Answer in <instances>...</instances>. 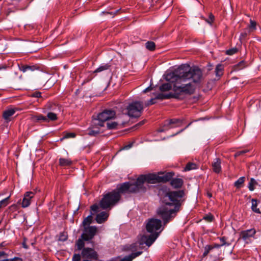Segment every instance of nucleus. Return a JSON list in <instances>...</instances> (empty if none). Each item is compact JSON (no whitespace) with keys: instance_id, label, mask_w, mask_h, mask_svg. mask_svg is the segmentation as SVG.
I'll return each instance as SVG.
<instances>
[{"instance_id":"f257e3e1","label":"nucleus","mask_w":261,"mask_h":261,"mask_svg":"<svg viewBox=\"0 0 261 261\" xmlns=\"http://www.w3.org/2000/svg\"><path fill=\"white\" fill-rule=\"evenodd\" d=\"M202 79V72L197 67H190L189 65H181L173 72L166 74V80L175 82L174 93H159L155 98L165 99L171 98H178L184 94H192L195 90L196 85Z\"/></svg>"},{"instance_id":"f03ea898","label":"nucleus","mask_w":261,"mask_h":261,"mask_svg":"<svg viewBox=\"0 0 261 261\" xmlns=\"http://www.w3.org/2000/svg\"><path fill=\"white\" fill-rule=\"evenodd\" d=\"M173 175L172 172H168L165 174L160 172L158 174L141 175L138 177L135 182H124L121 185L117 190H114L105 195L100 201V206L104 210L109 208L115 205L120 200L121 193L145 191L146 188L144 184L145 182L148 184L166 182L170 180Z\"/></svg>"},{"instance_id":"7ed1b4c3","label":"nucleus","mask_w":261,"mask_h":261,"mask_svg":"<svg viewBox=\"0 0 261 261\" xmlns=\"http://www.w3.org/2000/svg\"><path fill=\"white\" fill-rule=\"evenodd\" d=\"M184 195V191L180 190L167 192L163 197L162 201L165 204L158 209L157 214L162 218L165 224L174 218L179 211Z\"/></svg>"},{"instance_id":"20e7f679","label":"nucleus","mask_w":261,"mask_h":261,"mask_svg":"<svg viewBox=\"0 0 261 261\" xmlns=\"http://www.w3.org/2000/svg\"><path fill=\"white\" fill-rule=\"evenodd\" d=\"M162 221L157 219H149L146 223V229L150 234H144L139 239L140 245L145 244L150 246L157 239L162 231Z\"/></svg>"},{"instance_id":"39448f33","label":"nucleus","mask_w":261,"mask_h":261,"mask_svg":"<svg viewBox=\"0 0 261 261\" xmlns=\"http://www.w3.org/2000/svg\"><path fill=\"white\" fill-rule=\"evenodd\" d=\"M115 112L112 110H106L99 113L97 119L93 120V125H98L99 126H103V123L115 117Z\"/></svg>"},{"instance_id":"423d86ee","label":"nucleus","mask_w":261,"mask_h":261,"mask_svg":"<svg viewBox=\"0 0 261 261\" xmlns=\"http://www.w3.org/2000/svg\"><path fill=\"white\" fill-rule=\"evenodd\" d=\"M143 110V103L141 101H134L127 108V114L131 117L137 118L141 115Z\"/></svg>"},{"instance_id":"0eeeda50","label":"nucleus","mask_w":261,"mask_h":261,"mask_svg":"<svg viewBox=\"0 0 261 261\" xmlns=\"http://www.w3.org/2000/svg\"><path fill=\"white\" fill-rule=\"evenodd\" d=\"M81 256L83 258L91 260H97L98 259V254L95 250L91 248H84L82 250Z\"/></svg>"},{"instance_id":"6e6552de","label":"nucleus","mask_w":261,"mask_h":261,"mask_svg":"<svg viewBox=\"0 0 261 261\" xmlns=\"http://www.w3.org/2000/svg\"><path fill=\"white\" fill-rule=\"evenodd\" d=\"M97 230L96 226L84 227L83 232L81 235V238L85 241H89L93 238L97 232Z\"/></svg>"},{"instance_id":"1a4fd4ad","label":"nucleus","mask_w":261,"mask_h":261,"mask_svg":"<svg viewBox=\"0 0 261 261\" xmlns=\"http://www.w3.org/2000/svg\"><path fill=\"white\" fill-rule=\"evenodd\" d=\"M35 193L34 192H27L24 193L23 198L21 203L22 207H28L31 204L32 199L34 197Z\"/></svg>"},{"instance_id":"9d476101","label":"nucleus","mask_w":261,"mask_h":261,"mask_svg":"<svg viewBox=\"0 0 261 261\" xmlns=\"http://www.w3.org/2000/svg\"><path fill=\"white\" fill-rule=\"evenodd\" d=\"M256 231L254 229H250L242 231L240 232L239 239H242L245 241L249 238L253 237Z\"/></svg>"},{"instance_id":"9b49d317","label":"nucleus","mask_w":261,"mask_h":261,"mask_svg":"<svg viewBox=\"0 0 261 261\" xmlns=\"http://www.w3.org/2000/svg\"><path fill=\"white\" fill-rule=\"evenodd\" d=\"M19 68L20 71L23 72H25L28 71H34L36 70H39L40 67L39 65H24L21 64L19 66Z\"/></svg>"},{"instance_id":"f8f14e48","label":"nucleus","mask_w":261,"mask_h":261,"mask_svg":"<svg viewBox=\"0 0 261 261\" xmlns=\"http://www.w3.org/2000/svg\"><path fill=\"white\" fill-rule=\"evenodd\" d=\"M167 81L169 82L167 83H165L162 84L160 87V90L162 92H165V91H168L170 90H172V92L170 93H174V83H175V82H171L169 80H166Z\"/></svg>"},{"instance_id":"ddd939ff","label":"nucleus","mask_w":261,"mask_h":261,"mask_svg":"<svg viewBox=\"0 0 261 261\" xmlns=\"http://www.w3.org/2000/svg\"><path fill=\"white\" fill-rule=\"evenodd\" d=\"M100 127L98 125H93L92 121L91 127L88 129L87 134L91 136H96L100 134Z\"/></svg>"},{"instance_id":"4468645a","label":"nucleus","mask_w":261,"mask_h":261,"mask_svg":"<svg viewBox=\"0 0 261 261\" xmlns=\"http://www.w3.org/2000/svg\"><path fill=\"white\" fill-rule=\"evenodd\" d=\"M180 120L179 119H170V120H167L164 122V124L163 128H160L159 131L160 132H163L164 131H165L172 127H170V125L173 124H175L178 122H179Z\"/></svg>"},{"instance_id":"2eb2a0df","label":"nucleus","mask_w":261,"mask_h":261,"mask_svg":"<svg viewBox=\"0 0 261 261\" xmlns=\"http://www.w3.org/2000/svg\"><path fill=\"white\" fill-rule=\"evenodd\" d=\"M212 169L214 172L219 173L221 172V161L219 158L214 160L212 163Z\"/></svg>"},{"instance_id":"dca6fc26","label":"nucleus","mask_w":261,"mask_h":261,"mask_svg":"<svg viewBox=\"0 0 261 261\" xmlns=\"http://www.w3.org/2000/svg\"><path fill=\"white\" fill-rule=\"evenodd\" d=\"M109 216V214L106 212H102L96 215V221L99 223L101 224L105 222Z\"/></svg>"},{"instance_id":"f3484780","label":"nucleus","mask_w":261,"mask_h":261,"mask_svg":"<svg viewBox=\"0 0 261 261\" xmlns=\"http://www.w3.org/2000/svg\"><path fill=\"white\" fill-rule=\"evenodd\" d=\"M170 184L174 188H179L183 185V180L181 178H174L171 180Z\"/></svg>"},{"instance_id":"a211bd4d","label":"nucleus","mask_w":261,"mask_h":261,"mask_svg":"<svg viewBox=\"0 0 261 261\" xmlns=\"http://www.w3.org/2000/svg\"><path fill=\"white\" fill-rule=\"evenodd\" d=\"M15 111L16 110L13 108H10L6 110L3 113V118L5 120H9L10 117L14 114Z\"/></svg>"},{"instance_id":"6ab92c4d","label":"nucleus","mask_w":261,"mask_h":261,"mask_svg":"<svg viewBox=\"0 0 261 261\" xmlns=\"http://www.w3.org/2000/svg\"><path fill=\"white\" fill-rule=\"evenodd\" d=\"M72 164V161L70 159L61 158L59 160V164L62 167L69 166Z\"/></svg>"},{"instance_id":"aec40b11","label":"nucleus","mask_w":261,"mask_h":261,"mask_svg":"<svg viewBox=\"0 0 261 261\" xmlns=\"http://www.w3.org/2000/svg\"><path fill=\"white\" fill-rule=\"evenodd\" d=\"M32 119L35 122H47L46 116H44L41 114L33 116L32 117Z\"/></svg>"},{"instance_id":"412c9836","label":"nucleus","mask_w":261,"mask_h":261,"mask_svg":"<svg viewBox=\"0 0 261 261\" xmlns=\"http://www.w3.org/2000/svg\"><path fill=\"white\" fill-rule=\"evenodd\" d=\"M223 66L221 64H218L217 65L215 68V72L216 76L219 79L221 76L223 74Z\"/></svg>"},{"instance_id":"4be33fe9","label":"nucleus","mask_w":261,"mask_h":261,"mask_svg":"<svg viewBox=\"0 0 261 261\" xmlns=\"http://www.w3.org/2000/svg\"><path fill=\"white\" fill-rule=\"evenodd\" d=\"M46 119H47V122L50 121H55L58 119L57 114L55 112H49L47 113Z\"/></svg>"},{"instance_id":"5701e85b","label":"nucleus","mask_w":261,"mask_h":261,"mask_svg":"<svg viewBox=\"0 0 261 261\" xmlns=\"http://www.w3.org/2000/svg\"><path fill=\"white\" fill-rule=\"evenodd\" d=\"M251 210L252 211H253L254 213H257V214H260V211L259 208H257V205H258V200L256 199H252L251 200Z\"/></svg>"},{"instance_id":"b1692460","label":"nucleus","mask_w":261,"mask_h":261,"mask_svg":"<svg viewBox=\"0 0 261 261\" xmlns=\"http://www.w3.org/2000/svg\"><path fill=\"white\" fill-rule=\"evenodd\" d=\"M84 241H85L84 239H83L82 238H80L76 242V245L77 246V250H83V249L84 247L85 246V243L84 242Z\"/></svg>"},{"instance_id":"393cba45","label":"nucleus","mask_w":261,"mask_h":261,"mask_svg":"<svg viewBox=\"0 0 261 261\" xmlns=\"http://www.w3.org/2000/svg\"><path fill=\"white\" fill-rule=\"evenodd\" d=\"M257 184L256 181L253 178H251L248 184V188L251 191L255 189V186Z\"/></svg>"},{"instance_id":"a878e982","label":"nucleus","mask_w":261,"mask_h":261,"mask_svg":"<svg viewBox=\"0 0 261 261\" xmlns=\"http://www.w3.org/2000/svg\"><path fill=\"white\" fill-rule=\"evenodd\" d=\"M245 181V177H240L235 182H234V186L237 188L239 189L241 187H242L244 182Z\"/></svg>"},{"instance_id":"bb28decb","label":"nucleus","mask_w":261,"mask_h":261,"mask_svg":"<svg viewBox=\"0 0 261 261\" xmlns=\"http://www.w3.org/2000/svg\"><path fill=\"white\" fill-rule=\"evenodd\" d=\"M145 47L147 49L153 51L155 49V44L153 41H147L145 43Z\"/></svg>"},{"instance_id":"cd10ccee","label":"nucleus","mask_w":261,"mask_h":261,"mask_svg":"<svg viewBox=\"0 0 261 261\" xmlns=\"http://www.w3.org/2000/svg\"><path fill=\"white\" fill-rule=\"evenodd\" d=\"M92 214L88 216L84 220L83 222V225L84 227L89 226L88 225H90V224L91 223L92 220Z\"/></svg>"},{"instance_id":"c85d7f7f","label":"nucleus","mask_w":261,"mask_h":261,"mask_svg":"<svg viewBox=\"0 0 261 261\" xmlns=\"http://www.w3.org/2000/svg\"><path fill=\"white\" fill-rule=\"evenodd\" d=\"M214 248V247H213L212 245H206L204 247V251L202 254V257H205L208 253Z\"/></svg>"},{"instance_id":"c756f323","label":"nucleus","mask_w":261,"mask_h":261,"mask_svg":"<svg viewBox=\"0 0 261 261\" xmlns=\"http://www.w3.org/2000/svg\"><path fill=\"white\" fill-rule=\"evenodd\" d=\"M10 196L0 201V208L6 207L9 203V199Z\"/></svg>"},{"instance_id":"7c9ffc66","label":"nucleus","mask_w":261,"mask_h":261,"mask_svg":"<svg viewBox=\"0 0 261 261\" xmlns=\"http://www.w3.org/2000/svg\"><path fill=\"white\" fill-rule=\"evenodd\" d=\"M8 254L5 251H0V261H9Z\"/></svg>"},{"instance_id":"2f4dec72","label":"nucleus","mask_w":261,"mask_h":261,"mask_svg":"<svg viewBox=\"0 0 261 261\" xmlns=\"http://www.w3.org/2000/svg\"><path fill=\"white\" fill-rule=\"evenodd\" d=\"M196 165L194 163H188L185 167V171H189L196 168Z\"/></svg>"},{"instance_id":"473e14b6","label":"nucleus","mask_w":261,"mask_h":261,"mask_svg":"<svg viewBox=\"0 0 261 261\" xmlns=\"http://www.w3.org/2000/svg\"><path fill=\"white\" fill-rule=\"evenodd\" d=\"M109 66L107 65V64L105 65H103V66H101L99 67L98 68H97L94 71V73H97V72H101L102 71L107 70V69H108L109 68Z\"/></svg>"},{"instance_id":"72a5a7b5","label":"nucleus","mask_w":261,"mask_h":261,"mask_svg":"<svg viewBox=\"0 0 261 261\" xmlns=\"http://www.w3.org/2000/svg\"><path fill=\"white\" fill-rule=\"evenodd\" d=\"M107 125L109 129H115L117 127L118 123L116 122H107Z\"/></svg>"},{"instance_id":"f704fd0d","label":"nucleus","mask_w":261,"mask_h":261,"mask_svg":"<svg viewBox=\"0 0 261 261\" xmlns=\"http://www.w3.org/2000/svg\"><path fill=\"white\" fill-rule=\"evenodd\" d=\"M245 63L244 61H242L240 62L238 64L235 66V67L238 70H240L243 69L245 67Z\"/></svg>"},{"instance_id":"c9c22d12","label":"nucleus","mask_w":261,"mask_h":261,"mask_svg":"<svg viewBox=\"0 0 261 261\" xmlns=\"http://www.w3.org/2000/svg\"><path fill=\"white\" fill-rule=\"evenodd\" d=\"M238 50L237 48H236V47L232 48L229 49L228 50H227L226 51V54L228 55H232L237 53Z\"/></svg>"},{"instance_id":"e433bc0d","label":"nucleus","mask_w":261,"mask_h":261,"mask_svg":"<svg viewBox=\"0 0 261 261\" xmlns=\"http://www.w3.org/2000/svg\"><path fill=\"white\" fill-rule=\"evenodd\" d=\"M75 137V134L73 133H67L65 136L63 137L62 140L69 138H74Z\"/></svg>"},{"instance_id":"4c0bfd02","label":"nucleus","mask_w":261,"mask_h":261,"mask_svg":"<svg viewBox=\"0 0 261 261\" xmlns=\"http://www.w3.org/2000/svg\"><path fill=\"white\" fill-rule=\"evenodd\" d=\"M203 219L207 222H211L213 221V220L214 219V217L212 215L209 214V215H207L205 216H204L203 217Z\"/></svg>"},{"instance_id":"58836bf2","label":"nucleus","mask_w":261,"mask_h":261,"mask_svg":"<svg viewBox=\"0 0 261 261\" xmlns=\"http://www.w3.org/2000/svg\"><path fill=\"white\" fill-rule=\"evenodd\" d=\"M214 20V16L212 14H210L209 18L205 19V21L209 24H212V22Z\"/></svg>"},{"instance_id":"ea45409f","label":"nucleus","mask_w":261,"mask_h":261,"mask_svg":"<svg viewBox=\"0 0 261 261\" xmlns=\"http://www.w3.org/2000/svg\"><path fill=\"white\" fill-rule=\"evenodd\" d=\"M256 23L255 21L252 20V19H250V24H249V28L250 29H256Z\"/></svg>"},{"instance_id":"a19ab883","label":"nucleus","mask_w":261,"mask_h":261,"mask_svg":"<svg viewBox=\"0 0 261 261\" xmlns=\"http://www.w3.org/2000/svg\"><path fill=\"white\" fill-rule=\"evenodd\" d=\"M81 255L79 254H74L72 257L73 261H81Z\"/></svg>"},{"instance_id":"79ce46f5","label":"nucleus","mask_w":261,"mask_h":261,"mask_svg":"<svg viewBox=\"0 0 261 261\" xmlns=\"http://www.w3.org/2000/svg\"><path fill=\"white\" fill-rule=\"evenodd\" d=\"M156 99L155 98V97L154 98H151L149 101H147V102L146 105L147 106H149V105L154 104L156 102V101H155Z\"/></svg>"},{"instance_id":"37998d69","label":"nucleus","mask_w":261,"mask_h":261,"mask_svg":"<svg viewBox=\"0 0 261 261\" xmlns=\"http://www.w3.org/2000/svg\"><path fill=\"white\" fill-rule=\"evenodd\" d=\"M98 208V205L96 204H93L91 206V210L95 212H97Z\"/></svg>"},{"instance_id":"c03bdc74","label":"nucleus","mask_w":261,"mask_h":261,"mask_svg":"<svg viewBox=\"0 0 261 261\" xmlns=\"http://www.w3.org/2000/svg\"><path fill=\"white\" fill-rule=\"evenodd\" d=\"M246 152H247V150H243V151H238L235 154V156H238L241 155V154H244Z\"/></svg>"},{"instance_id":"a18cd8bd","label":"nucleus","mask_w":261,"mask_h":261,"mask_svg":"<svg viewBox=\"0 0 261 261\" xmlns=\"http://www.w3.org/2000/svg\"><path fill=\"white\" fill-rule=\"evenodd\" d=\"M220 242L221 243V244H220L221 245V246L224 245L226 244V242H225V237H222L220 239Z\"/></svg>"},{"instance_id":"49530a36","label":"nucleus","mask_w":261,"mask_h":261,"mask_svg":"<svg viewBox=\"0 0 261 261\" xmlns=\"http://www.w3.org/2000/svg\"><path fill=\"white\" fill-rule=\"evenodd\" d=\"M32 96L35 97H41V93L40 92H35L33 94Z\"/></svg>"},{"instance_id":"de8ad7c7","label":"nucleus","mask_w":261,"mask_h":261,"mask_svg":"<svg viewBox=\"0 0 261 261\" xmlns=\"http://www.w3.org/2000/svg\"><path fill=\"white\" fill-rule=\"evenodd\" d=\"M9 261H23V260L21 258L15 257L14 258L10 259Z\"/></svg>"},{"instance_id":"09e8293b","label":"nucleus","mask_w":261,"mask_h":261,"mask_svg":"<svg viewBox=\"0 0 261 261\" xmlns=\"http://www.w3.org/2000/svg\"><path fill=\"white\" fill-rule=\"evenodd\" d=\"M133 144V143H129V144L125 145L123 147V149H128L132 147Z\"/></svg>"},{"instance_id":"8fccbe9b","label":"nucleus","mask_w":261,"mask_h":261,"mask_svg":"<svg viewBox=\"0 0 261 261\" xmlns=\"http://www.w3.org/2000/svg\"><path fill=\"white\" fill-rule=\"evenodd\" d=\"M67 239V237L66 236L63 235V236H60V237L59 238V240L64 241L66 240Z\"/></svg>"},{"instance_id":"3c124183","label":"nucleus","mask_w":261,"mask_h":261,"mask_svg":"<svg viewBox=\"0 0 261 261\" xmlns=\"http://www.w3.org/2000/svg\"><path fill=\"white\" fill-rule=\"evenodd\" d=\"M247 35V33L245 32V33H241V38H244L245 37H246V36Z\"/></svg>"},{"instance_id":"603ef678","label":"nucleus","mask_w":261,"mask_h":261,"mask_svg":"<svg viewBox=\"0 0 261 261\" xmlns=\"http://www.w3.org/2000/svg\"><path fill=\"white\" fill-rule=\"evenodd\" d=\"M151 89L150 87H148L143 90V93H146Z\"/></svg>"},{"instance_id":"864d4df0","label":"nucleus","mask_w":261,"mask_h":261,"mask_svg":"<svg viewBox=\"0 0 261 261\" xmlns=\"http://www.w3.org/2000/svg\"><path fill=\"white\" fill-rule=\"evenodd\" d=\"M213 246L214 247V248H220V247H221V245L220 244H215Z\"/></svg>"},{"instance_id":"5fc2aeb1","label":"nucleus","mask_w":261,"mask_h":261,"mask_svg":"<svg viewBox=\"0 0 261 261\" xmlns=\"http://www.w3.org/2000/svg\"><path fill=\"white\" fill-rule=\"evenodd\" d=\"M145 121H142L140 122H139L138 124H137L136 125V126H139V125H143Z\"/></svg>"},{"instance_id":"6e6d98bb","label":"nucleus","mask_w":261,"mask_h":261,"mask_svg":"<svg viewBox=\"0 0 261 261\" xmlns=\"http://www.w3.org/2000/svg\"><path fill=\"white\" fill-rule=\"evenodd\" d=\"M207 195L210 198L212 197V194L211 193L209 192H207Z\"/></svg>"}]
</instances>
